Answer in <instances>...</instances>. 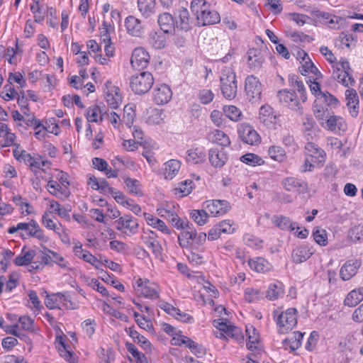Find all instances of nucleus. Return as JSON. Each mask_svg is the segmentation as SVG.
<instances>
[{
    "label": "nucleus",
    "instance_id": "nucleus-17",
    "mask_svg": "<svg viewBox=\"0 0 363 363\" xmlns=\"http://www.w3.org/2000/svg\"><path fill=\"white\" fill-rule=\"evenodd\" d=\"M238 134L242 141L248 145H255L259 141V135L250 125L242 123L238 128Z\"/></svg>",
    "mask_w": 363,
    "mask_h": 363
},
{
    "label": "nucleus",
    "instance_id": "nucleus-2",
    "mask_svg": "<svg viewBox=\"0 0 363 363\" xmlns=\"http://www.w3.org/2000/svg\"><path fill=\"white\" fill-rule=\"evenodd\" d=\"M339 101L328 91H325L320 92L315 99L313 111L316 118L319 121H323L324 118H327L328 107L335 108L338 106Z\"/></svg>",
    "mask_w": 363,
    "mask_h": 363
},
{
    "label": "nucleus",
    "instance_id": "nucleus-14",
    "mask_svg": "<svg viewBox=\"0 0 363 363\" xmlns=\"http://www.w3.org/2000/svg\"><path fill=\"white\" fill-rule=\"evenodd\" d=\"M245 90L250 100L259 99L262 94V86L258 78L253 75L247 76L245 79Z\"/></svg>",
    "mask_w": 363,
    "mask_h": 363
},
{
    "label": "nucleus",
    "instance_id": "nucleus-41",
    "mask_svg": "<svg viewBox=\"0 0 363 363\" xmlns=\"http://www.w3.org/2000/svg\"><path fill=\"white\" fill-rule=\"evenodd\" d=\"M191 226L192 224H189L188 228L178 235V242L182 248H188L190 246V241H193L194 230Z\"/></svg>",
    "mask_w": 363,
    "mask_h": 363
},
{
    "label": "nucleus",
    "instance_id": "nucleus-48",
    "mask_svg": "<svg viewBox=\"0 0 363 363\" xmlns=\"http://www.w3.org/2000/svg\"><path fill=\"white\" fill-rule=\"evenodd\" d=\"M198 21H201L203 23H220V17L219 13L216 11H210L207 8L205 9L203 15L202 13L196 18Z\"/></svg>",
    "mask_w": 363,
    "mask_h": 363
},
{
    "label": "nucleus",
    "instance_id": "nucleus-11",
    "mask_svg": "<svg viewBox=\"0 0 363 363\" xmlns=\"http://www.w3.org/2000/svg\"><path fill=\"white\" fill-rule=\"evenodd\" d=\"M209 216L217 217L225 214L230 208L229 203L225 200H210L203 203Z\"/></svg>",
    "mask_w": 363,
    "mask_h": 363
},
{
    "label": "nucleus",
    "instance_id": "nucleus-37",
    "mask_svg": "<svg viewBox=\"0 0 363 363\" xmlns=\"http://www.w3.org/2000/svg\"><path fill=\"white\" fill-rule=\"evenodd\" d=\"M18 276L17 274L13 273L9 275L8 279L4 276L0 277V293L4 290V286L6 285L5 291L11 292L17 286Z\"/></svg>",
    "mask_w": 363,
    "mask_h": 363
},
{
    "label": "nucleus",
    "instance_id": "nucleus-54",
    "mask_svg": "<svg viewBox=\"0 0 363 363\" xmlns=\"http://www.w3.org/2000/svg\"><path fill=\"white\" fill-rule=\"evenodd\" d=\"M127 350L133 355L137 363H147L145 355L136 348V347L130 342L125 343Z\"/></svg>",
    "mask_w": 363,
    "mask_h": 363
},
{
    "label": "nucleus",
    "instance_id": "nucleus-47",
    "mask_svg": "<svg viewBox=\"0 0 363 363\" xmlns=\"http://www.w3.org/2000/svg\"><path fill=\"white\" fill-rule=\"evenodd\" d=\"M135 113L133 104L125 105L123 108V115L121 118L122 123L130 128L135 119Z\"/></svg>",
    "mask_w": 363,
    "mask_h": 363
},
{
    "label": "nucleus",
    "instance_id": "nucleus-39",
    "mask_svg": "<svg viewBox=\"0 0 363 363\" xmlns=\"http://www.w3.org/2000/svg\"><path fill=\"white\" fill-rule=\"evenodd\" d=\"M363 300V287L351 291L344 300L345 306L354 307Z\"/></svg>",
    "mask_w": 363,
    "mask_h": 363
},
{
    "label": "nucleus",
    "instance_id": "nucleus-53",
    "mask_svg": "<svg viewBox=\"0 0 363 363\" xmlns=\"http://www.w3.org/2000/svg\"><path fill=\"white\" fill-rule=\"evenodd\" d=\"M269 157L279 162H283L286 159L285 150L279 146H272L268 150Z\"/></svg>",
    "mask_w": 363,
    "mask_h": 363
},
{
    "label": "nucleus",
    "instance_id": "nucleus-21",
    "mask_svg": "<svg viewBox=\"0 0 363 363\" xmlns=\"http://www.w3.org/2000/svg\"><path fill=\"white\" fill-rule=\"evenodd\" d=\"M228 159V154L223 148H211L208 152V160L212 166L222 167Z\"/></svg>",
    "mask_w": 363,
    "mask_h": 363
},
{
    "label": "nucleus",
    "instance_id": "nucleus-52",
    "mask_svg": "<svg viewBox=\"0 0 363 363\" xmlns=\"http://www.w3.org/2000/svg\"><path fill=\"white\" fill-rule=\"evenodd\" d=\"M240 160L250 166H259L264 163V160L259 155L254 153H247L240 157Z\"/></svg>",
    "mask_w": 363,
    "mask_h": 363
},
{
    "label": "nucleus",
    "instance_id": "nucleus-56",
    "mask_svg": "<svg viewBox=\"0 0 363 363\" xmlns=\"http://www.w3.org/2000/svg\"><path fill=\"white\" fill-rule=\"evenodd\" d=\"M223 112L226 117L233 121L240 120L242 116L241 111L235 106H225L223 107Z\"/></svg>",
    "mask_w": 363,
    "mask_h": 363
},
{
    "label": "nucleus",
    "instance_id": "nucleus-32",
    "mask_svg": "<svg viewBox=\"0 0 363 363\" xmlns=\"http://www.w3.org/2000/svg\"><path fill=\"white\" fill-rule=\"evenodd\" d=\"M347 106L350 110L352 116L355 117L359 112V97L354 89H347L345 91Z\"/></svg>",
    "mask_w": 363,
    "mask_h": 363
},
{
    "label": "nucleus",
    "instance_id": "nucleus-22",
    "mask_svg": "<svg viewBox=\"0 0 363 363\" xmlns=\"http://www.w3.org/2000/svg\"><path fill=\"white\" fill-rule=\"evenodd\" d=\"M159 214L168 220L178 230H185L189 227V222L188 220L180 218L177 214L171 211L162 208L160 210Z\"/></svg>",
    "mask_w": 363,
    "mask_h": 363
},
{
    "label": "nucleus",
    "instance_id": "nucleus-46",
    "mask_svg": "<svg viewBox=\"0 0 363 363\" xmlns=\"http://www.w3.org/2000/svg\"><path fill=\"white\" fill-rule=\"evenodd\" d=\"M50 207L53 210L54 213L57 214L60 217L65 218L66 220L69 219V212L71 211L69 206H68L69 208H66L62 206L57 201L52 199L50 201Z\"/></svg>",
    "mask_w": 363,
    "mask_h": 363
},
{
    "label": "nucleus",
    "instance_id": "nucleus-16",
    "mask_svg": "<svg viewBox=\"0 0 363 363\" xmlns=\"http://www.w3.org/2000/svg\"><path fill=\"white\" fill-rule=\"evenodd\" d=\"M150 59V55L144 48H137L133 52L130 64L135 69H143L148 65Z\"/></svg>",
    "mask_w": 363,
    "mask_h": 363
},
{
    "label": "nucleus",
    "instance_id": "nucleus-26",
    "mask_svg": "<svg viewBox=\"0 0 363 363\" xmlns=\"http://www.w3.org/2000/svg\"><path fill=\"white\" fill-rule=\"evenodd\" d=\"M361 265V262L358 260H348L341 267L340 276L344 281L350 280L357 272Z\"/></svg>",
    "mask_w": 363,
    "mask_h": 363
},
{
    "label": "nucleus",
    "instance_id": "nucleus-55",
    "mask_svg": "<svg viewBox=\"0 0 363 363\" xmlns=\"http://www.w3.org/2000/svg\"><path fill=\"white\" fill-rule=\"evenodd\" d=\"M191 218L199 225H204L209 216L206 209L193 210L191 213Z\"/></svg>",
    "mask_w": 363,
    "mask_h": 363
},
{
    "label": "nucleus",
    "instance_id": "nucleus-60",
    "mask_svg": "<svg viewBox=\"0 0 363 363\" xmlns=\"http://www.w3.org/2000/svg\"><path fill=\"white\" fill-rule=\"evenodd\" d=\"M193 189V182L190 179H186L179 184L177 188H175V194H179V196H185L189 195Z\"/></svg>",
    "mask_w": 363,
    "mask_h": 363
},
{
    "label": "nucleus",
    "instance_id": "nucleus-3",
    "mask_svg": "<svg viewBox=\"0 0 363 363\" xmlns=\"http://www.w3.org/2000/svg\"><path fill=\"white\" fill-rule=\"evenodd\" d=\"M183 24H163L167 27H169V29H164V28H160L155 31L150 33L149 42L152 45L153 48L155 49H162L165 47L166 40H167V35L172 33H175L176 30H185L187 31L190 29L189 26H182ZM188 26V24H186Z\"/></svg>",
    "mask_w": 363,
    "mask_h": 363
},
{
    "label": "nucleus",
    "instance_id": "nucleus-27",
    "mask_svg": "<svg viewBox=\"0 0 363 363\" xmlns=\"http://www.w3.org/2000/svg\"><path fill=\"white\" fill-rule=\"evenodd\" d=\"M247 65L253 70L260 69L264 61L262 51L259 49L252 48L247 51Z\"/></svg>",
    "mask_w": 363,
    "mask_h": 363
},
{
    "label": "nucleus",
    "instance_id": "nucleus-23",
    "mask_svg": "<svg viewBox=\"0 0 363 363\" xmlns=\"http://www.w3.org/2000/svg\"><path fill=\"white\" fill-rule=\"evenodd\" d=\"M105 99L108 106L113 109L117 108L122 103V96L121 90L118 86H107V91H104Z\"/></svg>",
    "mask_w": 363,
    "mask_h": 363
},
{
    "label": "nucleus",
    "instance_id": "nucleus-6",
    "mask_svg": "<svg viewBox=\"0 0 363 363\" xmlns=\"http://www.w3.org/2000/svg\"><path fill=\"white\" fill-rule=\"evenodd\" d=\"M134 289L138 295L143 296L144 298L151 300H156L160 298V286L148 279H138L135 281Z\"/></svg>",
    "mask_w": 363,
    "mask_h": 363
},
{
    "label": "nucleus",
    "instance_id": "nucleus-24",
    "mask_svg": "<svg viewBox=\"0 0 363 363\" xmlns=\"http://www.w3.org/2000/svg\"><path fill=\"white\" fill-rule=\"evenodd\" d=\"M259 119L266 126L271 127L277 124L278 117L270 106L264 105L259 109Z\"/></svg>",
    "mask_w": 363,
    "mask_h": 363
},
{
    "label": "nucleus",
    "instance_id": "nucleus-62",
    "mask_svg": "<svg viewBox=\"0 0 363 363\" xmlns=\"http://www.w3.org/2000/svg\"><path fill=\"white\" fill-rule=\"evenodd\" d=\"M298 55L300 57H302L303 62L302 65L299 67V70L303 75H307L309 74V70L314 64L304 51L299 52Z\"/></svg>",
    "mask_w": 363,
    "mask_h": 363
},
{
    "label": "nucleus",
    "instance_id": "nucleus-33",
    "mask_svg": "<svg viewBox=\"0 0 363 363\" xmlns=\"http://www.w3.org/2000/svg\"><path fill=\"white\" fill-rule=\"evenodd\" d=\"M272 223L281 230H294L295 229L296 223L283 215H275L272 218Z\"/></svg>",
    "mask_w": 363,
    "mask_h": 363
},
{
    "label": "nucleus",
    "instance_id": "nucleus-25",
    "mask_svg": "<svg viewBox=\"0 0 363 363\" xmlns=\"http://www.w3.org/2000/svg\"><path fill=\"white\" fill-rule=\"evenodd\" d=\"M206 154L202 147H193L186 152V161L189 164H197L205 162Z\"/></svg>",
    "mask_w": 363,
    "mask_h": 363
},
{
    "label": "nucleus",
    "instance_id": "nucleus-7",
    "mask_svg": "<svg viewBox=\"0 0 363 363\" xmlns=\"http://www.w3.org/2000/svg\"><path fill=\"white\" fill-rule=\"evenodd\" d=\"M115 228L124 236H132L138 232V219L129 214L119 217L114 222Z\"/></svg>",
    "mask_w": 363,
    "mask_h": 363
},
{
    "label": "nucleus",
    "instance_id": "nucleus-31",
    "mask_svg": "<svg viewBox=\"0 0 363 363\" xmlns=\"http://www.w3.org/2000/svg\"><path fill=\"white\" fill-rule=\"evenodd\" d=\"M35 255L34 250L27 249L26 246L22 248L21 252L14 259L13 263L16 266H26L32 263Z\"/></svg>",
    "mask_w": 363,
    "mask_h": 363
},
{
    "label": "nucleus",
    "instance_id": "nucleus-9",
    "mask_svg": "<svg viewBox=\"0 0 363 363\" xmlns=\"http://www.w3.org/2000/svg\"><path fill=\"white\" fill-rule=\"evenodd\" d=\"M310 18L315 23H335L334 19L329 13L313 9L311 11V16L308 17L303 14L293 13L291 14V20L296 23H306L307 18Z\"/></svg>",
    "mask_w": 363,
    "mask_h": 363
},
{
    "label": "nucleus",
    "instance_id": "nucleus-28",
    "mask_svg": "<svg viewBox=\"0 0 363 363\" xmlns=\"http://www.w3.org/2000/svg\"><path fill=\"white\" fill-rule=\"evenodd\" d=\"M313 254V252L308 245H303L293 250L291 257L294 262L300 264L308 259Z\"/></svg>",
    "mask_w": 363,
    "mask_h": 363
},
{
    "label": "nucleus",
    "instance_id": "nucleus-4",
    "mask_svg": "<svg viewBox=\"0 0 363 363\" xmlns=\"http://www.w3.org/2000/svg\"><path fill=\"white\" fill-rule=\"evenodd\" d=\"M220 89L223 96L228 99H233L237 94V79L234 70L230 67L223 69L220 77Z\"/></svg>",
    "mask_w": 363,
    "mask_h": 363
},
{
    "label": "nucleus",
    "instance_id": "nucleus-19",
    "mask_svg": "<svg viewBox=\"0 0 363 363\" xmlns=\"http://www.w3.org/2000/svg\"><path fill=\"white\" fill-rule=\"evenodd\" d=\"M47 189L50 194L62 201L67 199L71 194L69 187L61 185L57 181L53 179L48 181Z\"/></svg>",
    "mask_w": 363,
    "mask_h": 363
},
{
    "label": "nucleus",
    "instance_id": "nucleus-61",
    "mask_svg": "<svg viewBox=\"0 0 363 363\" xmlns=\"http://www.w3.org/2000/svg\"><path fill=\"white\" fill-rule=\"evenodd\" d=\"M145 244L147 247L151 249L152 252L155 255L156 258L162 259L163 249L159 241L152 238H149L145 242Z\"/></svg>",
    "mask_w": 363,
    "mask_h": 363
},
{
    "label": "nucleus",
    "instance_id": "nucleus-51",
    "mask_svg": "<svg viewBox=\"0 0 363 363\" xmlns=\"http://www.w3.org/2000/svg\"><path fill=\"white\" fill-rule=\"evenodd\" d=\"M42 223L49 230H54L57 234H60V228L57 226L53 220L50 211H45L42 216Z\"/></svg>",
    "mask_w": 363,
    "mask_h": 363
},
{
    "label": "nucleus",
    "instance_id": "nucleus-63",
    "mask_svg": "<svg viewBox=\"0 0 363 363\" xmlns=\"http://www.w3.org/2000/svg\"><path fill=\"white\" fill-rule=\"evenodd\" d=\"M286 35L289 38H290L293 41L298 43V42H308L310 43L313 41L314 39L308 35H306L302 32L300 31H287Z\"/></svg>",
    "mask_w": 363,
    "mask_h": 363
},
{
    "label": "nucleus",
    "instance_id": "nucleus-18",
    "mask_svg": "<svg viewBox=\"0 0 363 363\" xmlns=\"http://www.w3.org/2000/svg\"><path fill=\"white\" fill-rule=\"evenodd\" d=\"M281 184L285 190L288 191H296L299 194H303L308 189V183L303 180L296 177H286L281 182Z\"/></svg>",
    "mask_w": 363,
    "mask_h": 363
},
{
    "label": "nucleus",
    "instance_id": "nucleus-29",
    "mask_svg": "<svg viewBox=\"0 0 363 363\" xmlns=\"http://www.w3.org/2000/svg\"><path fill=\"white\" fill-rule=\"evenodd\" d=\"M327 118L325 120V128L332 131L345 130L347 128L346 123L344 119L340 116H330L329 113H326Z\"/></svg>",
    "mask_w": 363,
    "mask_h": 363
},
{
    "label": "nucleus",
    "instance_id": "nucleus-10",
    "mask_svg": "<svg viewBox=\"0 0 363 363\" xmlns=\"http://www.w3.org/2000/svg\"><path fill=\"white\" fill-rule=\"evenodd\" d=\"M332 67L333 69V77L334 79L345 86L350 87L353 86L355 81L352 77H349L347 79L340 78V74L348 77V71H351L350 63L347 60L341 59L340 63H335V65H333Z\"/></svg>",
    "mask_w": 363,
    "mask_h": 363
},
{
    "label": "nucleus",
    "instance_id": "nucleus-59",
    "mask_svg": "<svg viewBox=\"0 0 363 363\" xmlns=\"http://www.w3.org/2000/svg\"><path fill=\"white\" fill-rule=\"evenodd\" d=\"M208 8L205 0H192L191 3V11L197 18L201 13L203 15L205 9Z\"/></svg>",
    "mask_w": 363,
    "mask_h": 363
},
{
    "label": "nucleus",
    "instance_id": "nucleus-5",
    "mask_svg": "<svg viewBox=\"0 0 363 363\" xmlns=\"http://www.w3.org/2000/svg\"><path fill=\"white\" fill-rule=\"evenodd\" d=\"M154 84V77L149 72H142L134 74L130 78V86L137 94L147 93Z\"/></svg>",
    "mask_w": 363,
    "mask_h": 363
},
{
    "label": "nucleus",
    "instance_id": "nucleus-13",
    "mask_svg": "<svg viewBox=\"0 0 363 363\" xmlns=\"http://www.w3.org/2000/svg\"><path fill=\"white\" fill-rule=\"evenodd\" d=\"M67 340V338L65 335H57L55 340V347L60 357L65 360L69 363H76L77 357L69 349V346L66 344Z\"/></svg>",
    "mask_w": 363,
    "mask_h": 363
},
{
    "label": "nucleus",
    "instance_id": "nucleus-8",
    "mask_svg": "<svg viewBox=\"0 0 363 363\" xmlns=\"http://www.w3.org/2000/svg\"><path fill=\"white\" fill-rule=\"evenodd\" d=\"M277 98L283 106L302 113L301 95L298 96L295 91L282 89L277 92Z\"/></svg>",
    "mask_w": 363,
    "mask_h": 363
},
{
    "label": "nucleus",
    "instance_id": "nucleus-58",
    "mask_svg": "<svg viewBox=\"0 0 363 363\" xmlns=\"http://www.w3.org/2000/svg\"><path fill=\"white\" fill-rule=\"evenodd\" d=\"M125 184L127 186L129 192L131 194L141 196L143 195L141 189H140V183L138 180L132 179L130 177H127L125 179Z\"/></svg>",
    "mask_w": 363,
    "mask_h": 363
},
{
    "label": "nucleus",
    "instance_id": "nucleus-57",
    "mask_svg": "<svg viewBox=\"0 0 363 363\" xmlns=\"http://www.w3.org/2000/svg\"><path fill=\"white\" fill-rule=\"evenodd\" d=\"M263 297V294L257 289L247 288L245 290V299L248 303L257 302Z\"/></svg>",
    "mask_w": 363,
    "mask_h": 363
},
{
    "label": "nucleus",
    "instance_id": "nucleus-35",
    "mask_svg": "<svg viewBox=\"0 0 363 363\" xmlns=\"http://www.w3.org/2000/svg\"><path fill=\"white\" fill-rule=\"evenodd\" d=\"M27 235L30 237L35 238L43 242H47L49 240L48 237L45 235L43 230L33 219L30 220V225L27 231Z\"/></svg>",
    "mask_w": 363,
    "mask_h": 363
},
{
    "label": "nucleus",
    "instance_id": "nucleus-36",
    "mask_svg": "<svg viewBox=\"0 0 363 363\" xmlns=\"http://www.w3.org/2000/svg\"><path fill=\"white\" fill-rule=\"evenodd\" d=\"M111 24H108L111 26ZM101 40L104 43V50L107 57H113L114 54V48L111 45V36L108 33V28L107 24H103L101 28Z\"/></svg>",
    "mask_w": 363,
    "mask_h": 363
},
{
    "label": "nucleus",
    "instance_id": "nucleus-1",
    "mask_svg": "<svg viewBox=\"0 0 363 363\" xmlns=\"http://www.w3.org/2000/svg\"><path fill=\"white\" fill-rule=\"evenodd\" d=\"M272 315L279 333L286 334L297 324L298 311L295 308H289L285 311L276 309Z\"/></svg>",
    "mask_w": 363,
    "mask_h": 363
},
{
    "label": "nucleus",
    "instance_id": "nucleus-20",
    "mask_svg": "<svg viewBox=\"0 0 363 363\" xmlns=\"http://www.w3.org/2000/svg\"><path fill=\"white\" fill-rule=\"evenodd\" d=\"M172 96L171 89L167 84H162L157 86L153 91V99L158 105L167 104Z\"/></svg>",
    "mask_w": 363,
    "mask_h": 363
},
{
    "label": "nucleus",
    "instance_id": "nucleus-40",
    "mask_svg": "<svg viewBox=\"0 0 363 363\" xmlns=\"http://www.w3.org/2000/svg\"><path fill=\"white\" fill-rule=\"evenodd\" d=\"M164 175L167 179H172L178 173L181 163L177 160H170L164 163Z\"/></svg>",
    "mask_w": 363,
    "mask_h": 363
},
{
    "label": "nucleus",
    "instance_id": "nucleus-43",
    "mask_svg": "<svg viewBox=\"0 0 363 363\" xmlns=\"http://www.w3.org/2000/svg\"><path fill=\"white\" fill-rule=\"evenodd\" d=\"M249 266L257 272H266L269 271L271 264L265 259L262 257H257L249 260Z\"/></svg>",
    "mask_w": 363,
    "mask_h": 363
},
{
    "label": "nucleus",
    "instance_id": "nucleus-49",
    "mask_svg": "<svg viewBox=\"0 0 363 363\" xmlns=\"http://www.w3.org/2000/svg\"><path fill=\"white\" fill-rule=\"evenodd\" d=\"M60 303L68 310H75L79 308L78 303L73 301L69 292H60Z\"/></svg>",
    "mask_w": 363,
    "mask_h": 363
},
{
    "label": "nucleus",
    "instance_id": "nucleus-64",
    "mask_svg": "<svg viewBox=\"0 0 363 363\" xmlns=\"http://www.w3.org/2000/svg\"><path fill=\"white\" fill-rule=\"evenodd\" d=\"M314 240L320 246H325L328 244L327 233L323 229L318 227L314 228L313 231Z\"/></svg>",
    "mask_w": 363,
    "mask_h": 363
},
{
    "label": "nucleus",
    "instance_id": "nucleus-45",
    "mask_svg": "<svg viewBox=\"0 0 363 363\" xmlns=\"http://www.w3.org/2000/svg\"><path fill=\"white\" fill-rule=\"evenodd\" d=\"M289 82L290 86L297 89L299 95H301L302 102H305L307 99V97L306 94V89L303 82L299 79L298 76L292 74L289 76Z\"/></svg>",
    "mask_w": 363,
    "mask_h": 363
},
{
    "label": "nucleus",
    "instance_id": "nucleus-34",
    "mask_svg": "<svg viewBox=\"0 0 363 363\" xmlns=\"http://www.w3.org/2000/svg\"><path fill=\"white\" fill-rule=\"evenodd\" d=\"M208 139L211 142L217 143L223 147H227L230 144L228 135L223 131L218 129L211 131L208 135Z\"/></svg>",
    "mask_w": 363,
    "mask_h": 363
},
{
    "label": "nucleus",
    "instance_id": "nucleus-42",
    "mask_svg": "<svg viewBox=\"0 0 363 363\" xmlns=\"http://www.w3.org/2000/svg\"><path fill=\"white\" fill-rule=\"evenodd\" d=\"M86 117L89 123H98L104 120V113L99 106L95 105L87 108Z\"/></svg>",
    "mask_w": 363,
    "mask_h": 363
},
{
    "label": "nucleus",
    "instance_id": "nucleus-50",
    "mask_svg": "<svg viewBox=\"0 0 363 363\" xmlns=\"http://www.w3.org/2000/svg\"><path fill=\"white\" fill-rule=\"evenodd\" d=\"M246 333L247 336V347L250 350L256 349V345L258 343L259 340L256 329L252 326L247 327Z\"/></svg>",
    "mask_w": 363,
    "mask_h": 363
},
{
    "label": "nucleus",
    "instance_id": "nucleus-44",
    "mask_svg": "<svg viewBox=\"0 0 363 363\" xmlns=\"http://www.w3.org/2000/svg\"><path fill=\"white\" fill-rule=\"evenodd\" d=\"M138 6L142 15L148 18L155 12V0H138Z\"/></svg>",
    "mask_w": 363,
    "mask_h": 363
},
{
    "label": "nucleus",
    "instance_id": "nucleus-12",
    "mask_svg": "<svg viewBox=\"0 0 363 363\" xmlns=\"http://www.w3.org/2000/svg\"><path fill=\"white\" fill-rule=\"evenodd\" d=\"M213 325L220 331L225 333V335L235 339L238 342H242L244 336L241 329L225 322L223 319H218L213 321Z\"/></svg>",
    "mask_w": 363,
    "mask_h": 363
},
{
    "label": "nucleus",
    "instance_id": "nucleus-15",
    "mask_svg": "<svg viewBox=\"0 0 363 363\" xmlns=\"http://www.w3.org/2000/svg\"><path fill=\"white\" fill-rule=\"evenodd\" d=\"M305 156L315 164L323 165L325 161V152L313 142H307L305 145Z\"/></svg>",
    "mask_w": 363,
    "mask_h": 363
},
{
    "label": "nucleus",
    "instance_id": "nucleus-30",
    "mask_svg": "<svg viewBox=\"0 0 363 363\" xmlns=\"http://www.w3.org/2000/svg\"><path fill=\"white\" fill-rule=\"evenodd\" d=\"M284 293V284L281 281H276L269 284L266 292V298L269 301H274L282 297Z\"/></svg>",
    "mask_w": 363,
    "mask_h": 363
},
{
    "label": "nucleus",
    "instance_id": "nucleus-38",
    "mask_svg": "<svg viewBox=\"0 0 363 363\" xmlns=\"http://www.w3.org/2000/svg\"><path fill=\"white\" fill-rule=\"evenodd\" d=\"M145 217L149 225L160 230L164 234L170 235L172 233V230L166 225L163 220L150 214L145 215Z\"/></svg>",
    "mask_w": 363,
    "mask_h": 363
}]
</instances>
